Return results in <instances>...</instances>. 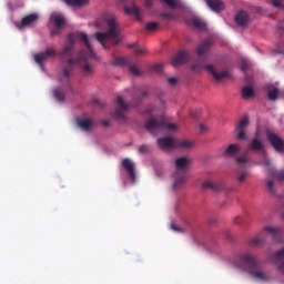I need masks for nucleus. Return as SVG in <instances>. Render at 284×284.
<instances>
[{
	"instance_id": "4468645a",
	"label": "nucleus",
	"mask_w": 284,
	"mask_h": 284,
	"mask_svg": "<svg viewBox=\"0 0 284 284\" xmlns=\"http://www.w3.org/2000/svg\"><path fill=\"white\" fill-rule=\"evenodd\" d=\"M158 145L161 148V150H172L179 144L174 138L166 136L158 139Z\"/></svg>"
},
{
	"instance_id": "1a4fd4ad",
	"label": "nucleus",
	"mask_w": 284,
	"mask_h": 284,
	"mask_svg": "<svg viewBox=\"0 0 284 284\" xmlns=\"http://www.w3.org/2000/svg\"><path fill=\"white\" fill-rule=\"evenodd\" d=\"M267 139H268L272 148H274V150L276 152H280V153L284 152V140H283V138H281L278 134H276L274 132H267Z\"/></svg>"
},
{
	"instance_id": "ea45409f",
	"label": "nucleus",
	"mask_w": 284,
	"mask_h": 284,
	"mask_svg": "<svg viewBox=\"0 0 284 284\" xmlns=\"http://www.w3.org/2000/svg\"><path fill=\"white\" fill-rule=\"evenodd\" d=\"M129 48H135L134 49V54H145V50L136 47V44H134V43L133 44H129Z\"/></svg>"
},
{
	"instance_id": "f704fd0d",
	"label": "nucleus",
	"mask_w": 284,
	"mask_h": 284,
	"mask_svg": "<svg viewBox=\"0 0 284 284\" xmlns=\"http://www.w3.org/2000/svg\"><path fill=\"white\" fill-rule=\"evenodd\" d=\"M267 97L270 101H276V99H278V89L268 90Z\"/></svg>"
},
{
	"instance_id": "bb28decb",
	"label": "nucleus",
	"mask_w": 284,
	"mask_h": 284,
	"mask_svg": "<svg viewBox=\"0 0 284 284\" xmlns=\"http://www.w3.org/2000/svg\"><path fill=\"white\" fill-rule=\"evenodd\" d=\"M264 232L270 234L273 241H278V236H281V229L276 226H265Z\"/></svg>"
},
{
	"instance_id": "f8f14e48",
	"label": "nucleus",
	"mask_w": 284,
	"mask_h": 284,
	"mask_svg": "<svg viewBox=\"0 0 284 284\" xmlns=\"http://www.w3.org/2000/svg\"><path fill=\"white\" fill-rule=\"evenodd\" d=\"M192 59L190 52L187 51H180L172 58V65L173 68H179V65H183L187 63Z\"/></svg>"
},
{
	"instance_id": "393cba45",
	"label": "nucleus",
	"mask_w": 284,
	"mask_h": 284,
	"mask_svg": "<svg viewBox=\"0 0 284 284\" xmlns=\"http://www.w3.org/2000/svg\"><path fill=\"white\" fill-rule=\"evenodd\" d=\"M248 150H252V152H264L265 146L263 145V142L258 140V138H254L248 145Z\"/></svg>"
},
{
	"instance_id": "20e7f679",
	"label": "nucleus",
	"mask_w": 284,
	"mask_h": 284,
	"mask_svg": "<svg viewBox=\"0 0 284 284\" xmlns=\"http://www.w3.org/2000/svg\"><path fill=\"white\" fill-rule=\"evenodd\" d=\"M192 161L185 156L179 158L175 160V172L173 173V190L174 192H179V190H183L185 187V183L187 182V172H190V164Z\"/></svg>"
},
{
	"instance_id": "f3484780",
	"label": "nucleus",
	"mask_w": 284,
	"mask_h": 284,
	"mask_svg": "<svg viewBox=\"0 0 284 284\" xmlns=\"http://www.w3.org/2000/svg\"><path fill=\"white\" fill-rule=\"evenodd\" d=\"M202 190H210L211 192H223V184L207 180L202 183Z\"/></svg>"
},
{
	"instance_id": "7ed1b4c3",
	"label": "nucleus",
	"mask_w": 284,
	"mask_h": 284,
	"mask_svg": "<svg viewBox=\"0 0 284 284\" xmlns=\"http://www.w3.org/2000/svg\"><path fill=\"white\" fill-rule=\"evenodd\" d=\"M106 31L105 32H97L95 39L105 49L109 48L108 43L112 41L114 45L121 41V26H119V21H116V17L110 16L105 19Z\"/></svg>"
},
{
	"instance_id": "5701e85b",
	"label": "nucleus",
	"mask_w": 284,
	"mask_h": 284,
	"mask_svg": "<svg viewBox=\"0 0 284 284\" xmlns=\"http://www.w3.org/2000/svg\"><path fill=\"white\" fill-rule=\"evenodd\" d=\"M206 6H209L213 12H221L225 9V4L221 0H205Z\"/></svg>"
},
{
	"instance_id": "423d86ee",
	"label": "nucleus",
	"mask_w": 284,
	"mask_h": 284,
	"mask_svg": "<svg viewBox=\"0 0 284 284\" xmlns=\"http://www.w3.org/2000/svg\"><path fill=\"white\" fill-rule=\"evenodd\" d=\"M163 3L170 8V11H162L160 13L163 21H172V19H179V12L185 9V4L181 0H162ZM179 11V12H178Z\"/></svg>"
},
{
	"instance_id": "f257e3e1",
	"label": "nucleus",
	"mask_w": 284,
	"mask_h": 284,
	"mask_svg": "<svg viewBox=\"0 0 284 284\" xmlns=\"http://www.w3.org/2000/svg\"><path fill=\"white\" fill-rule=\"evenodd\" d=\"M92 39L93 38H88V34L84 32L69 34V43L64 45L61 53L62 59L72 57V50H74V43H77V41L84 43L87 50L80 51L77 59H69L67 65H64L62 71L58 73L59 82L62 85H69L70 79H72V65H80L84 77L94 74V69L90 65V61H99V58L97 57V53H94V50H92V44H90Z\"/></svg>"
},
{
	"instance_id": "c9c22d12",
	"label": "nucleus",
	"mask_w": 284,
	"mask_h": 284,
	"mask_svg": "<svg viewBox=\"0 0 284 284\" xmlns=\"http://www.w3.org/2000/svg\"><path fill=\"white\" fill-rule=\"evenodd\" d=\"M270 174L273 175L278 181H284V171L276 172L274 169L270 171Z\"/></svg>"
},
{
	"instance_id": "b1692460",
	"label": "nucleus",
	"mask_w": 284,
	"mask_h": 284,
	"mask_svg": "<svg viewBox=\"0 0 284 284\" xmlns=\"http://www.w3.org/2000/svg\"><path fill=\"white\" fill-rule=\"evenodd\" d=\"M275 265L282 274H284V248L275 253Z\"/></svg>"
},
{
	"instance_id": "37998d69",
	"label": "nucleus",
	"mask_w": 284,
	"mask_h": 284,
	"mask_svg": "<svg viewBox=\"0 0 284 284\" xmlns=\"http://www.w3.org/2000/svg\"><path fill=\"white\" fill-rule=\"evenodd\" d=\"M152 71L160 74V72H163V64H155L152 67Z\"/></svg>"
},
{
	"instance_id": "4be33fe9",
	"label": "nucleus",
	"mask_w": 284,
	"mask_h": 284,
	"mask_svg": "<svg viewBox=\"0 0 284 284\" xmlns=\"http://www.w3.org/2000/svg\"><path fill=\"white\" fill-rule=\"evenodd\" d=\"M78 125L83 132H90L94 128V121L92 119H78Z\"/></svg>"
},
{
	"instance_id": "79ce46f5",
	"label": "nucleus",
	"mask_w": 284,
	"mask_h": 284,
	"mask_svg": "<svg viewBox=\"0 0 284 284\" xmlns=\"http://www.w3.org/2000/svg\"><path fill=\"white\" fill-rule=\"evenodd\" d=\"M194 145V143L190 142V141H182L180 143V148H185L186 150H190V148H192Z\"/></svg>"
},
{
	"instance_id": "72a5a7b5",
	"label": "nucleus",
	"mask_w": 284,
	"mask_h": 284,
	"mask_svg": "<svg viewBox=\"0 0 284 284\" xmlns=\"http://www.w3.org/2000/svg\"><path fill=\"white\" fill-rule=\"evenodd\" d=\"M193 26L197 30H205V28H206L205 21H203L202 19H199V18L193 19Z\"/></svg>"
},
{
	"instance_id": "6ab92c4d",
	"label": "nucleus",
	"mask_w": 284,
	"mask_h": 284,
	"mask_svg": "<svg viewBox=\"0 0 284 284\" xmlns=\"http://www.w3.org/2000/svg\"><path fill=\"white\" fill-rule=\"evenodd\" d=\"M125 12L128 14H133L138 21H141L143 17V11L139 7H136V3L132 2L129 7L124 8Z\"/></svg>"
},
{
	"instance_id": "603ef678",
	"label": "nucleus",
	"mask_w": 284,
	"mask_h": 284,
	"mask_svg": "<svg viewBox=\"0 0 284 284\" xmlns=\"http://www.w3.org/2000/svg\"><path fill=\"white\" fill-rule=\"evenodd\" d=\"M145 97H148V92H146V91H144V92L142 93V99H145Z\"/></svg>"
},
{
	"instance_id": "8fccbe9b",
	"label": "nucleus",
	"mask_w": 284,
	"mask_h": 284,
	"mask_svg": "<svg viewBox=\"0 0 284 284\" xmlns=\"http://www.w3.org/2000/svg\"><path fill=\"white\" fill-rule=\"evenodd\" d=\"M144 6L145 8H152V0H145Z\"/></svg>"
},
{
	"instance_id": "4c0bfd02",
	"label": "nucleus",
	"mask_w": 284,
	"mask_h": 284,
	"mask_svg": "<svg viewBox=\"0 0 284 284\" xmlns=\"http://www.w3.org/2000/svg\"><path fill=\"white\" fill-rule=\"evenodd\" d=\"M271 3L274 8H278V10H284L283 0H271Z\"/></svg>"
},
{
	"instance_id": "c85d7f7f",
	"label": "nucleus",
	"mask_w": 284,
	"mask_h": 284,
	"mask_svg": "<svg viewBox=\"0 0 284 284\" xmlns=\"http://www.w3.org/2000/svg\"><path fill=\"white\" fill-rule=\"evenodd\" d=\"M39 16L37 13H31L22 18L21 24L22 26H32V23L37 22Z\"/></svg>"
},
{
	"instance_id": "6e6552de",
	"label": "nucleus",
	"mask_w": 284,
	"mask_h": 284,
	"mask_svg": "<svg viewBox=\"0 0 284 284\" xmlns=\"http://www.w3.org/2000/svg\"><path fill=\"white\" fill-rule=\"evenodd\" d=\"M50 21L55 26V28L51 30V37H57V34H60L65 27V17L61 13L54 12L50 16Z\"/></svg>"
},
{
	"instance_id": "0eeeda50",
	"label": "nucleus",
	"mask_w": 284,
	"mask_h": 284,
	"mask_svg": "<svg viewBox=\"0 0 284 284\" xmlns=\"http://www.w3.org/2000/svg\"><path fill=\"white\" fill-rule=\"evenodd\" d=\"M130 110V105L125 103V100L121 95L116 98V108L112 114L119 123H125V112Z\"/></svg>"
},
{
	"instance_id": "aec40b11",
	"label": "nucleus",
	"mask_w": 284,
	"mask_h": 284,
	"mask_svg": "<svg viewBox=\"0 0 284 284\" xmlns=\"http://www.w3.org/2000/svg\"><path fill=\"white\" fill-rule=\"evenodd\" d=\"M235 22L240 28H245L250 23V14L245 11H239L235 16Z\"/></svg>"
},
{
	"instance_id": "5fc2aeb1",
	"label": "nucleus",
	"mask_w": 284,
	"mask_h": 284,
	"mask_svg": "<svg viewBox=\"0 0 284 284\" xmlns=\"http://www.w3.org/2000/svg\"><path fill=\"white\" fill-rule=\"evenodd\" d=\"M278 53H280V54H284V52H283V51H281V50L278 51Z\"/></svg>"
},
{
	"instance_id": "2f4dec72",
	"label": "nucleus",
	"mask_w": 284,
	"mask_h": 284,
	"mask_svg": "<svg viewBox=\"0 0 284 284\" xmlns=\"http://www.w3.org/2000/svg\"><path fill=\"white\" fill-rule=\"evenodd\" d=\"M53 97L59 101L60 103H63L65 101V92H63V89H55L53 91Z\"/></svg>"
},
{
	"instance_id": "f03ea898",
	"label": "nucleus",
	"mask_w": 284,
	"mask_h": 284,
	"mask_svg": "<svg viewBox=\"0 0 284 284\" xmlns=\"http://www.w3.org/2000/svg\"><path fill=\"white\" fill-rule=\"evenodd\" d=\"M239 267L247 272V274L256 278V281H270V276L265 272L263 263H261L255 255L250 253L241 255Z\"/></svg>"
},
{
	"instance_id": "de8ad7c7",
	"label": "nucleus",
	"mask_w": 284,
	"mask_h": 284,
	"mask_svg": "<svg viewBox=\"0 0 284 284\" xmlns=\"http://www.w3.org/2000/svg\"><path fill=\"white\" fill-rule=\"evenodd\" d=\"M200 132L204 133L207 132V126L203 123L200 124Z\"/></svg>"
},
{
	"instance_id": "09e8293b",
	"label": "nucleus",
	"mask_w": 284,
	"mask_h": 284,
	"mask_svg": "<svg viewBox=\"0 0 284 284\" xmlns=\"http://www.w3.org/2000/svg\"><path fill=\"white\" fill-rule=\"evenodd\" d=\"M169 83L170 85H174L175 83H178L176 78H169Z\"/></svg>"
},
{
	"instance_id": "e433bc0d",
	"label": "nucleus",
	"mask_w": 284,
	"mask_h": 284,
	"mask_svg": "<svg viewBox=\"0 0 284 284\" xmlns=\"http://www.w3.org/2000/svg\"><path fill=\"white\" fill-rule=\"evenodd\" d=\"M148 32H154V30H158L159 29V23L158 22H149L146 24V28Z\"/></svg>"
},
{
	"instance_id": "9b49d317",
	"label": "nucleus",
	"mask_w": 284,
	"mask_h": 284,
	"mask_svg": "<svg viewBox=\"0 0 284 284\" xmlns=\"http://www.w3.org/2000/svg\"><path fill=\"white\" fill-rule=\"evenodd\" d=\"M52 57H57V51L54 49L49 48L45 51L38 53L34 55V61L40 65V68H43V62L48 61V59H52Z\"/></svg>"
},
{
	"instance_id": "a18cd8bd",
	"label": "nucleus",
	"mask_w": 284,
	"mask_h": 284,
	"mask_svg": "<svg viewBox=\"0 0 284 284\" xmlns=\"http://www.w3.org/2000/svg\"><path fill=\"white\" fill-rule=\"evenodd\" d=\"M233 223H234L235 225H242V223H243V217L236 216V217L233 220Z\"/></svg>"
},
{
	"instance_id": "473e14b6",
	"label": "nucleus",
	"mask_w": 284,
	"mask_h": 284,
	"mask_svg": "<svg viewBox=\"0 0 284 284\" xmlns=\"http://www.w3.org/2000/svg\"><path fill=\"white\" fill-rule=\"evenodd\" d=\"M242 95L243 99H252V97L254 95V88L250 85L242 88Z\"/></svg>"
},
{
	"instance_id": "c03bdc74",
	"label": "nucleus",
	"mask_w": 284,
	"mask_h": 284,
	"mask_svg": "<svg viewBox=\"0 0 284 284\" xmlns=\"http://www.w3.org/2000/svg\"><path fill=\"white\" fill-rule=\"evenodd\" d=\"M247 68H250V64L246 61H242L241 63L242 72H246Z\"/></svg>"
},
{
	"instance_id": "3c124183",
	"label": "nucleus",
	"mask_w": 284,
	"mask_h": 284,
	"mask_svg": "<svg viewBox=\"0 0 284 284\" xmlns=\"http://www.w3.org/2000/svg\"><path fill=\"white\" fill-rule=\"evenodd\" d=\"M101 123H102V125H104V128H109L110 120H102Z\"/></svg>"
},
{
	"instance_id": "2eb2a0df",
	"label": "nucleus",
	"mask_w": 284,
	"mask_h": 284,
	"mask_svg": "<svg viewBox=\"0 0 284 284\" xmlns=\"http://www.w3.org/2000/svg\"><path fill=\"white\" fill-rule=\"evenodd\" d=\"M122 166L128 172L131 181L133 183H135L136 182V171H134V162H132L130 159L126 158L122 161Z\"/></svg>"
},
{
	"instance_id": "ddd939ff",
	"label": "nucleus",
	"mask_w": 284,
	"mask_h": 284,
	"mask_svg": "<svg viewBox=\"0 0 284 284\" xmlns=\"http://www.w3.org/2000/svg\"><path fill=\"white\" fill-rule=\"evenodd\" d=\"M113 65H129V71L134 77H141V70H139V67L136 64H128L126 58H115L113 60Z\"/></svg>"
},
{
	"instance_id": "864d4df0",
	"label": "nucleus",
	"mask_w": 284,
	"mask_h": 284,
	"mask_svg": "<svg viewBox=\"0 0 284 284\" xmlns=\"http://www.w3.org/2000/svg\"><path fill=\"white\" fill-rule=\"evenodd\" d=\"M192 70H196V65H193V67H192Z\"/></svg>"
},
{
	"instance_id": "7c9ffc66",
	"label": "nucleus",
	"mask_w": 284,
	"mask_h": 284,
	"mask_svg": "<svg viewBox=\"0 0 284 284\" xmlns=\"http://www.w3.org/2000/svg\"><path fill=\"white\" fill-rule=\"evenodd\" d=\"M236 179H237L239 183H241V184L245 183V181H247V179H250V171L244 170L242 172H237Z\"/></svg>"
},
{
	"instance_id": "49530a36",
	"label": "nucleus",
	"mask_w": 284,
	"mask_h": 284,
	"mask_svg": "<svg viewBox=\"0 0 284 284\" xmlns=\"http://www.w3.org/2000/svg\"><path fill=\"white\" fill-rule=\"evenodd\" d=\"M171 230L173 232H185L182 227L176 226V224H171Z\"/></svg>"
},
{
	"instance_id": "9d476101",
	"label": "nucleus",
	"mask_w": 284,
	"mask_h": 284,
	"mask_svg": "<svg viewBox=\"0 0 284 284\" xmlns=\"http://www.w3.org/2000/svg\"><path fill=\"white\" fill-rule=\"evenodd\" d=\"M247 125H250V119L247 116H244L236 125L235 132H237L239 141H247V133H245Z\"/></svg>"
},
{
	"instance_id": "a19ab883",
	"label": "nucleus",
	"mask_w": 284,
	"mask_h": 284,
	"mask_svg": "<svg viewBox=\"0 0 284 284\" xmlns=\"http://www.w3.org/2000/svg\"><path fill=\"white\" fill-rule=\"evenodd\" d=\"M148 152H150V146L146 144H143L139 148V154H148Z\"/></svg>"
},
{
	"instance_id": "cd10ccee",
	"label": "nucleus",
	"mask_w": 284,
	"mask_h": 284,
	"mask_svg": "<svg viewBox=\"0 0 284 284\" xmlns=\"http://www.w3.org/2000/svg\"><path fill=\"white\" fill-rule=\"evenodd\" d=\"M265 245V237H253L248 240L250 247H263Z\"/></svg>"
},
{
	"instance_id": "39448f33",
	"label": "nucleus",
	"mask_w": 284,
	"mask_h": 284,
	"mask_svg": "<svg viewBox=\"0 0 284 284\" xmlns=\"http://www.w3.org/2000/svg\"><path fill=\"white\" fill-rule=\"evenodd\" d=\"M144 128L151 134H159L163 130H169V132H176V124L168 123L163 116H151L145 123Z\"/></svg>"
},
{
	"instance_id": "58836bf2",
	"label": "nucleus",
	"mask_w": 284,
	"mask_h": 284,
	"mask_svg": "<svg viewBox=\"0 0 284 284\" xmlns=\"http://www.w3.org/2000/svg\"><path fill=\"white\" fill-rule=\"evenodd\" d=\"M266 187H267V190H268L272 194H274L275 189H274V181H273V180H270V179L266 180Z\"/></svg>"
},
{
	"instance_id": "a878e982",
	"label": "nucleus",
	"mask_w": 284,
	"mask_h": 284,
	"mask_svg": "<svg viewBox=\"0 0 284 284\" xmlns=\"http://www.w3.org/2000/svg\"><path fill=\"white\" fill-rule=\"evenodd\" d=\"M235 163H237V166L241 170H247V168H250L251 163H250V158L247 155H240L235 159Z\"/></svg>"
},
{
	"instance_id": "c756f323",
	"label": "nucleus",
	"mask_w": 284,
	"mask_h": 284,
	"mask_svg": "<svg viewBox=\"0 0 284 284\" xmlns=\"http://www.w3.org/2000/svg\"><path fill=\"white\" fill-rule=\"evenodd\" d=\"M67 6L72 8H81L82 6H88L89 0H63Z\"/></svg>"
},
{
	"instance_id": "dca6fc26",
	"label": "nucleus",
	"mask_w": 284,
	"mask_h": 284,
	"mask_svg": "<svg viewBox=\"0 0 284 284\" xmlns=\"http://www.w3.org/2000/svg\"><path fill=\"white\" fill-rule=\"evenodd\" d=\"M205 70L212 74L215 81H223V79H227V77H230V72L227 71L216 72V70H214V65L212 64L206 65Z\"/></svg>"
},
{
	"instance_id": "a211bd4d",
	"label": "nucleus",
	"mask_w": 284,
	"mask_h": 284,
	"mask_svg": "<svg viewBox=\"0 0 284 284\" xmlns=\"http://www.w3.org/2000/svg\"><path fill=\"white\" fill-rule=\"evenodd\" d=\"M210 48H212V39L207 38L199 44L197 55L201 58L205 57V54H207L210 51Z\"/></svg>"
},
{
	"instance_id": "412c9836",
	"label": "nucleus",
	"mask_w": 284,
	"mask_h": 284,
	"mask_svg": "<svg viewBox=\"0 0 284 284\" xmlns=\"http://www.w3.org/2000/svg\"><path fill=\"white\" fill-rule=\"evenodd\" d=\"M239 152H241V145L239 144H230L223 155L226 156L227 159H234V156H236V154H239Z\"/></svg>"
}]
</instances>
